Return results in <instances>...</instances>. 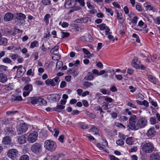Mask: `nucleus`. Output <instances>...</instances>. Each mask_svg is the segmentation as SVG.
I'll use <instances>...</instances> for the list:
<instances>
[{
  "label": "nucleus",
  "mask_w": 160,
  "mask_h": 160,
  "mask_svg": "<svg viewBox=\"0 0 160 160\" xmlns=\"http://www.w3.org/2000/svg\"><path fill=\"white\" fill-rule=\"evenodd\" d=\"M50 98L53 101H58L60 98V96L58 94H53L49 95Z\"/></svg>",
  "instance_id": "nucleus-13"
},
{
  "label": "nucleus",
  "mask_w": 160,
  "mask_h": 160,
  "mask_svg": "<svg viewBox=\"0 0 160 160\" xmlns=\"http://www.w3.org/2000/svg\"><path fill=\"white\" fill-rule=\"evenodd\" d=\"M127 72L129 75H131L134 72V71L131 68H128V69Z\"/></svg>",
  "instance_id": "nucleus-64"
},
{
  "label": "nucleus",
  "mask_w": 160,
  "mask_h": 160,
  "mask_svg": "<svg viewBox=\"0 0 160 160\" xmlns=\"http://www.w3.org/2000/svg\"><path fill=\"white\" fill-rule=\"evenodd\" d=\"M18 112L17 111H10L7 112H6V114L8 115H10L11 114H14L15 113L17 112Z\"/></svg>",
  "instance_id": "nucleus-55"
},
{
  "label": "nucleus",
  "mask_w": 160,
  "mask_h": 160,
  "mask_svg": "<svg viewBox=\"0 0 160 160\" xmlns=\"http://www.w3.org/2000/svg\"><path fill=\"white\" fill-rule=\"evenodd\" d=\"M137 150V147L136 146H134L133 148H131L129 150V152H136Z\"/></svg>",
  "instance_id": "nucleus-51"
},
{
  "label": "nucleus",
  "mask_w": 160,
  "mask_h": 160,
  "mask_svg": "<svg viewBox=\"0 0 160 160\" xmlns=\"http://www.w3.org/2000/svg\"><path fill=\"white\" fill-rule=\"evenodd\" d=\"M66 83L65 81H62L61 82L60 85V87L61 88H63L66 86Z\"/></svg>",
  "instance_id": "nucleus-58"
},
{
  "label": "nucleus",
  "mask_w": 160,
  "mask_h": 160,
  "mask_svg": "<svg viewBox=\"0 0 160 160\" xmlns=\"http://www.w3.org/2000/svg\"><path fill=\"white\" fill-rule=\"evenodd\" d=\"M44 145L47 150L51 151H55L57 147L56 143L54 142L49 140H46L45 141Z\"/></svg>",
  "instance_id": "nucleus-3"
},
{
  "label": "nucleus",
  "mask_w": 160,
  "mask_h": 160,
  "mask_svg": "<svg viewBox=\"0 0 160 160\" xmlns=\"http://www.w3.org/2000/svg\"><path fill=\"white\" fill-rule=\"evenodd\" d=\"M10 119L8 118H5L2 121L5 124H8L10 122Z\"/></svg>",
  "instance_id": "nucleus-54"
},
{
  "label": "nucleus",
  "mask_w": 160,
  "mask_h": 160,
  "mask_svg": "<svg viewBox=\"0 0 160 160\" xmlns=\"http://www.w3.org/2000/svg\"><path fill=\"white\" fill-rule=\"evenodd\" d=\"M45 83L48 85H50L52 86H54L56 85V83L53 79H48L45 81Z\"/></svg>",
  "instance_id": "nucleus-20"
},
{
  "label": "nucleus",
  "mask_w": 160,
  "mask_h": 160,
  "mask_svg": "<svg viewBox=\"0 0 160 160\" xmlns=\"http://www.w3.org/2000/svg\"><path fill=\"white\" fill-rule=\"evenodd\" d=\"M97 27L99 28L101 30H105V34L108 35L109 33H110L109 32L110 29L109 27L107 26L105 24L102 23L97 26Z\"/></svg>",
  "instance_id": "nucleus-9"
},
{
  "label": "nucleus",
  "mask_w": 160,
  "mask_h": 160,
  "mask_svg": "<svg viewBox=\"0 0 160 160\" xmlns=\"http://www.w3.org/2000/svg\"><path fill=\"white\" fill-rule=\"evenodd\" d=\"M110 33H109L108 34V38L110 40L112 41H114V40H117L118 39L117 38H114V37L112 35L110 34L111 32H110Z\"/></svg>",
  "instance_id": "nucleus-41"
},
{
  "label": "nucleus",
  "mask_w": 160,
  "mask_h": 160,
  "mask_svg": "<svg viewBox=\"0 0 160 160\" xmlns=\"http://www.w3.org/2000/svg\"><path fill=\"white\" fill-rule=\"evenodd\" d=\"M53 131L55 132V133L54 134V137H57L58 136V135L59 133V131L58 129H57L56 128H54L53 129Z\"/></svg>",
  "instance_id": "nucleus-46"
},
{
  "label": "nucleus",
  "mask_w": 160,
  "mask_h": 160,
  "mask_svg": "<svg viewBox=\"0 0 160 160\" xmlns=\"http://www.w3.org/2000/svg\"><path fill=\"white\" fill-rule=\"evenodd\" d=\"M53 81L54 82H55L56 85H58L59 84V82L60 81V80H59V78L57 77L53 79Z\"/></svg>",
  "instance_id": "nucleus-52"
},
{
  "label": "nucleus",
  "mask_w": 160,
  "mask_h": 160,
  "mask_svg": "<svg viewBox=\"0 0 160 160\" xmlns=\"http://www.w3.org/2000/svg\"><path fill=\"white\" fill-rule=\"evenodd\" d=\"M2 62L4 63L11 64L12 63V60L6 57L4 58L2 60Z\"/></svg>",
  "instance_id": "nucleus-32"
},
{
  "label": "nucleus",
  "mask_w": 160,
  "mask_h": 160,
  "mask_svg": "<svg viewBox=\"0 0 160 160\" xmlns=\"http://www.w3.org/2000/svg\"><path fill=\"white\" fill-rule=\"evenodd\" d=\"M42 148V144L38 143L33 144L31 148L32 151L35 153H39L41 151Z\"/></svg>",
  "instance_id": "nucleus-5"
},
{
  "label": "nucleus",
  "mask_w": 160,
  "mask_h": 160,
  "mask_svg": "<svg viewBox=\"0 0 160 160\" xmlns=\"http://www.w3.org/2000/svg\"><path fill=\"white\" fill-rule=\"evenodd\" d=\"M31 102L32 104H37L38 103V98L33 97L31 99Z\"/></svg>",
  "instance_id": "nucleus-31"
},
{
  "label": "nucleus",
  "mask_w": 160,
  "mask_h": 160,
  "mask_svg": "<svg viewBox=\"0 0 160 160\" xmlns=\"http://www.w3.org/2000/svg\"><path fill=\"white\" fill-rule=\"evenodd\" d=\"M90 18L89 17H85L82 18L83 23H86L89 21H90Z\"/></svg>",
  "instance_id": "nucleus-61"
},
{
  "label": "nucleus",
  "mask_w": 160,
  "mask_h": 160,
  "mask_svg": "<svg viewBox=\"0 0 160 160\" xmlns=\"http://www.w3.org/2000/svg\"><path fill=\"white\" fill-rule=\"evenodd\" d=\"M7 44V40L5 38H1L0 39V45H6Z\"/></svg>",
  "instance_id": "nucleus-28"
},
{
  "label": "nucleus",
  "mask_w": 160,
  "mask_h": 160,
  "mask_svg": "<svg viewBox=\"0 0 160 160\" xmlns=\"http://www.w3.org/2000/svg\"><path fill=\"white\" fill-rule=\"evenodd\" d=\"M150 122L151 124L154 125L156 122V120L155 117H152L150 118Z\"/></svg>",
  "instance_id": "nucleus-38"
},
{
  "label": "nucleus",
  "mask_w": 160,
  "mask_h": 160,
  "mask_svg": "<svg viewBox=\"0 0 160 160\" xmlns=\"http://www.w3.org/2000/svg\"><path fill=\"white\" fill-rule=\"evenodd\" d=\"M136 8L138 11L141 12L142 11V8L140 5H137L136 6Z\"/></svg>",
  "instance_id": "nucleus-53"
},
{
  "label": "nucleus",
  "mask_w": 160,
  "mask_h": 160,
  "mask_svg": "<svg viewBox=\"0 0 160 160\" xmlns=\"http://www.w3.org/2000/svg\"><path fill=\"white\" fill-rule=\"evenodd\" d=\"M50 17V15L49 14H46L44 18V20L46 24L48 23L49 22V19Z\"/></svg>",
  "instance_id": "nucleus-39"
},
{
  "label": "nucleus",
  "mask_w": 160,
  "mask_h": 160,
  "mask_svg": "<svg viewBox=\"0 0 160 160\" xmlns=\"http://www.w3.org/2000/svg\"><path fill=\"white\" fill-rule=\"evenodd\" d=\"M91 131L93 132V134L95 135H99V131L98 128L96 127L95 126L92 125L91 127Z\"/></svg>",
  "instance_id": "nucleus-24"
},
{
  "label": "nucleus",
  "mask_w": 160,
  "mask_h": 160,
  "mask_svg": "<svg viewBox=\"0 0 160 160\" xmlns=\"http://www.w3.org/2000/svg\"><path fill=\"white\" fill-rule=\"evenodd\" d=\"M80 8V7L78 6L72 7L70 10L69 13H72L74 11L79 10Z\"/></svg>",
  "instance_id": "nucleus-34"
},
{
  "label": "nucleus",
  "mask_w": 160,
  "mask_h": 160,
  "mask_svg": "<svg viewBox=\"0 0 160 160\" xmlns=\"http://www.w3.org/2000/svg\"><path fill=\"white\" fill-rule=\"evenodd\" d=\"M11 138L8 136H6L3 138L2 142L4 145H8L11 143Z\"/></svg>",
  "instance_id": "nucleus-15"
},
{
  "label": "nucleus",
  "mask_w": 160,
  "mask_h": 160,
  "mask_svg": "<svg viewBox=\"0 0 160 160\" xmlns=\"http://www.w3.org/2000/svg\"><path fill=\"white\" fill-rule=\"evenodd\" d=\"M46 101L43 98H38V104L40 105H45L47 104Z\"/></svg>",
  "instance_id": "nucleus-25"
},
{
  "label": "nucleus",
  "mask_w": 160,
  "mask_h": 160,
  "mask_svg": "<svg viewBox=\"0 0 160 160\" xmlns=\"http://www.w3.org/2000/svg\"><path fill=\"white\" fill-rule=\"evenodd\" d=\"M82 50L84 53L87 55V56H88V55L90 54V52L86 49L85 48H83L82 49Z\"/></svg>",
  "instance_id": "nucleus-60"
},
{
  "label": "nucleus",
  "mask_w": 160,
  "mask_h": 160,
  "mask_svg": "<svg viewBox=\"0 0 160 160\" xmlns=\"http://www.w3.org/2000/svg\"><path fill=\"white\" fill-rule=\"evenodd\" d=\"M11 58L13 60H15L18 57V56L17 54H13L10 56Z\"/></svg>",
  "instance_id": "nucleus-62"
},
{
  "label": "nucleus",
  "mask_w": 160,
  "mask_h": 160,
  "mask_svg": "<svg viewBox=\"0 0 160 160\" xmlns=\"http://www.w3.org/2000/svg\"><path fill=\"white\" fill-rule=\"evenodd\" d=\"M149 160H160V156L158 152H154L150 154Z\"/></svg>",
  "instance_id": "nucleus-10"
},
{
  "label": "nucleus",
  "mask_w": 160,
  "mask_h": 160,
  "mask_svg": "<svg viewBox=\"0 0 160 160\" xmlns=\"http://www.w3.org/2000/svg\"><path fill=\"white\" fill-rule=\"evenodd\" d=\"M156 133V131L153 127L151 128L148 131L147 134L148 136H153Z\"/></svg>",
  "instance_id": "nucleus-16"
},
{
  "label": "nucleus",
  "mask_w": 160,
  "mask_h": 160,
  "mask_svg": "<svg viewBox=\"0 0 160 160\" xmlns=\"http://www.w3.org/2000/svg\"><path fill=\"white\" fill-rule=\"evenodd\" d=\"M11 99L12 101H20L22 100V98L21 96H15L12 95Z\"/></svg>",
  "instance_id": "nucleus-27"
},
{
  "label": "nucleus",
  "mask_w": 160,
  "mask_h": 160,
  "mask_svg": "<svg viewBox=\"0 0 160 160\" xmlns=\"http://www.w3.org/2000/svg\"><path fill=\"white\" fill-rule=\"evenodd\" d=\"M16 18L18 20H24L26 18V17L23 13H17Z\"/></svg>",
  "instance_id": "nucleus-19"
},
{
  "label": "nucleus",
  "mask_w": 160,
  "mask_h": 160,
  "mask_svg": "<svg viewBox=\"0 0 160 160\" xmlns=\"http://www.w3.org/2000/svg\"><path fill=\"white\" fill-rule=\"evenodd\" d=\"M59 46H55L53 48H52V49L50 51V52L51 54H54L56 55V54H55L54 53L57 52L59 48Z\"/></svg>",
  "instance_id": "nucleus-30"
},
{
  "label": "nucleus",
  "mask_w": 160,
  "mask_h": 160,
  "mask_svg": "<svg viewBox=\"0 0 160 160\" xmlns=\"http://www.w3.org/2000/svg\"><path fill=\"white\" fill-rule=\"evenodd\" d=\"M138 18L137 17H134L131 21L132 22L133 24H136L137 22Z\"/></svg>",
  "instance_id": "nucleus-59"
},
{
  "label": "nucleus",
  "mask_w": 160,
  "mask_h": 160,
  "mask_svg": "<svg viewBox=\"0 0 160 160\" xmlns=\"http://www.w3.org/2000/svg\"><path fill=\"white\" fill-rule=\"evenodd\" d=\"M7 80V75L3 73L0 74V82L2 83L5 82Z\"/></svg>",
  "instance_id": "nucleus-18"
},
{
  "label": "nucleus",
  "mask_w": 160,
  "mask_h": 160,
  "mask_svg": "<svg viewBox=\"0 0 160 160\" xmlns=\"http://www.w3.org/2000/svg\"><path fill=\"white\" fill-rule=\"evenodd\" d=\"M20 160H29L28 156L26 155H22L21 157Z\"/></svg>",
  "instance_id": "nucleus-47"
},
{
  "label": "nucleus",
  "mask_w": 160,
  "mask_h": 160,
  "mask_svg": "<svg viewBox=\"0 0 160 160\" xmlns=\"http://www.w3.org/2000/svg\"><path fill=\"white\" fill-rule=\"evenodd\" d=\"M117 17L120 23L122 24L124 22L123 17L121 12L118 11L116 12Z\"/></svg>",
  "instance_id": "nucleus-12"
},
{
  "label": "nucleus",
  "mask_w": 160,
  "mask_h": 160,
  "mask_svg": "<svg viewBox=\"0 0 160 160\" xmlns=\"http://www.w3.org/2000/svg\"><path fill=\"white\" fill-rule=\"evenodd\" d=\"M17 68V75L16 77L17 78H20L26 72V69L22 67V65L19 66H15L13 68V69Z\"/></svg>",
  "instance_id": "nucleus-4"
},
{
  "label": "nucleus",
  "mask_w": 160,
  "mask_h": 160,
  "mask_svg": "<svg viewBox=\"0 0 160 160\" xmlns=\"http://www.w3.org/2000/svg\"><path fill=\"white\" fill-rule=\"evenodd\" d=\"M129 124L127 125L128 130H137L144 127L147 125V120L144 118L138 120L136 115H132L129 119Z\"/></svg>",
  "instance_id": "nucleus-1"
},
{
  "label": "nucleus",
  "mask_w": 160,
  "mask_h": 160,
  "mask_svg": "<svg viewBox=\"0 0 160 160\" xmlns=\"http://www.w3.org/2000/svg\"><path fill=\"white\" fill-rule=\"evenodd\" d=\"M83 85L85 87V89L88 88L93 86V84L88 81H85L83 82Z\"/></svg>",
  "instance_id": "nucleus-26"
},
{
  "label": "nucleus",
  "mask_w": 160,
  "mask_h": 160,
  "mask_svg": "<svg viewBox=\"0 0 160 160\" xmlns=\"http://www.w3.org/2000/svg\"><path fill=\"white\" fill-rule=\"evenodd\" d=\"M94 78V75L91 72H89L87 76H85L84 79L87 81H91Z\"/></svg>",
  "instance_id": "nucleus-17"
},
{
  "label": "nucleus",
  "mask_w": 160,
  "mask_h": 160,
  "mask_svg": "<svg viewBox=\"0 0 160 160\" xmlns=\"http://www.w3.org/2000/svg\"><path fill=\"white\" fill-rule=\"evenodd\" d=\"M115 125L121 128H125V127L121 123L115 122Z\"/></svg>",
  "instance_id": "nucleus-40"
},
{
  "label": "nucleus",
  "mask_w": 160,
  "mask_h": 160,
  "mask_svg": "<svg viewBox=\"0 0 160 160\" xmlns=\"http://www.w3.org/2000/svg\"><path fill=\"white\" fill-rule=\"evenodd\" d=\"M87 5L88 8L90 9H93L94 8L93 6L89 2H87Z\"/></svg>",
  "instance_id": "nucleus-57"
},
{
  "label": "nucleus",
  "mask_w": 160,
  "mask_h": 160,
  "mask_svg": "<svg viewBox=\"0 0 160 160\" xmlns=\"http://www.w3.org/2000/svg\"><path fill=\"white\" fill-rule=\"evenodd\" d=\"M13 18V14L11 12H8L5 15L4 20L6 21H9L12 19Z\"/></svg>",
  "instance_id": "nucleus-11"
},
{
  "label": "nucleus",
  "mask_w": 160,
  "mask_h": 160,
  "mask_svg": "<svg viewBox=\"0 0 160 160\" xmlns=\"http://www.w3.org/2000/svg\"><path fill=\"white\" fill-rule=\"evenodd\" d=\"M126 143L129 145H131L133 143V140L132 137H129L126 139Z\"/></svg>",
  "instance_id": "nucleus-29"
},
{
  "label": "nucleus",
  "mask_w": 160,
  "mask_h": 160,
  "mask_svg": "<svg viewBox=\"0 0 160 160\" xmlns=\"http://www.w3.org/2000/svg\"><path fill=\"white\" fill-rule=\"evenodd\" d=\"M26 141V138L24 136H19L18 138V142L20 144L25 143Z\"/></svg>",
  "instance_id": "nucleus-14"
},
{
  "label": "nucleus",
  "mask_w": 160,
  "mask_h": 160,
  "mask_svg": "<svg viewBox=\"0 0 160 160\" xmlns=\"http://www.w3.org/2000/svg\"><path fill=\"white\" fill-rule=\"evenodd\" d=\"M7 69V67L3 65H0V72H3L6 71Z\"/></svg>",
  "instance_id": "nucleus-42"
},
{
  "label": "nucleus",
  "mask_w": 160,
  "mask_h": 160,
  "mask_svg": "<svg viewBox=\"0 0 160 160\" xmlns=\"http://www.w3.org/2000/svg\"><path fill=\"white\" fill-rule=\"evenodd\" d=\"M27 125L25 123L21 125L18 128L17 132L18 134L25 132L28 129Z\"/></svg>",
  "instance_id": "nucleus-8"
},
{
  "label": "nucleus",
  "mask_w": 160,
  "mask_h": 160,
  "mask_svg": "<svg viewBox=\"0 0 160 160\" xmlns=\"http://www.w3.org/2000/svg\"><path fill=\"white\" fill-rule=\"evenodd\" d=\"M105 10L107 12L109 13L111 16H112L113 14V12L110 8H105Z\"/></svg>",
  "instance_id": "nucleus-49"
},
{
  "label": "nucleus",
  "mask_w": 160,
  "mask_h": 160,
  "mask_svg": "<svg viewBox=\"0 0 160 160\" xmlns=\"http://www.w3.org/2000/svg\"><path fill=\"white\" fill-rule=\"evenodd\" d=\"M38 44V42L36 41H34L31 42L30 46V48H33L37 46V45Z\"/></svg>",
  "instance_id": "nucleus-36"
},
{
  "label": "nucleus",
  "mask_w": 160,
  "mask_h": 160,
  "mask_svg": "<svg viewBox=\"0 0 160 160\" xmlns=\"http://www.w3.org/2000/svg\"><path fill=\"white\" fill-rule=\"evenodd\" d=\"M63 65V63L61 61H58L56 63V68L58 70Z\"/></svg>",
  "instance_id": "nucleus-33"
},
{
  "label": "nucleus",
  "mask_w": 160,
  "mask_h": 160,
  "mask_svg": "<svg viewBox=\"0 0 160 160\" xmlns=\"http://www.w3.org/2000/svg\"><path fill=\"white\" fill-rule=\"evenodd\" d=\"M19 155L18 152L17 150L14 149H10L8 152L7 156L13 160Z\"/></svg>",
  "instance_id": "nucleus-6"
},
{
  "label": "nucleus",
  "mask_w": 160,
  "mask_h": 160,
  "mask_svg": "<svg viewBox=\"0 0 160 160\" xmlns=\"http://www.w3.org/2000/svg\"><path fill=\"white\" fill-rule=\"evenodd\" d=\"M42 2L43 4L45 5H48L51 3L50 0H42Z\"/></svg>",
  "instance_id": "nucleus-44"
},
{
  "label": "nucleus",
  "mask_w": 160,
  "mask_h": 160,
  "mask_svg": "<svg viewBox=\"0 0 160 160\" xmlns=\"http://www.w3.org/2000/svg\"><path fill=\"white\" fill-rule=\"evenodd\" d=\"M64 155L62 154H59L53 156L51 159V160H58L61 157H63Z\"/></svg>",
  "instance_id": "nucleus-22"
},
{
  "label": "nucleus",
  "mask_w": 160,
  "mask_h": 160,
  "mask_svg": "<svg viewBox=\"0 0 160 160\" xmlns=\"http://www.w3.org/2000/svg\"><path fill=\"white\" fill-rule=\"evenodd\" d=\"M148 78L150 81L154 84H155L156 82H157V79L152 75H149L148 76Z\"/></svg>",
  "instance_id": "nucleus-23"
},
{
  "label": "nucleus",
  "mask_w": 160,
  "mask_h": 160,
  "mask_svg": "<svg viewBox=\"0 0 160 160\" xmlns=\"http://www.w3.org/2000/svg\"><path fill=\"white\" fill-rule=\"evenodd\" d=\"M141 149L142 151L146 153H151L153 151L156 150L153 144L151 142L145 141L142 145Z\"/></svg>",
  "instance_id": "nucleus-2"
},
{
  "label": "nucleus",
  "mask_w": 160,
  "mask_h": 160,
  "mask_svg": "<svg viewBox=\"0 0 160 160\" xmlns=\"http://www.w3.org/2000/svg\"><path fill=\"white\" fill-rule=\"evenodd\" d=\"M116 142L118 145L120 146L124 144V142L121 139H118L117 140Z\"/></svg>",
  "instance_id": "nucleus-43"
},
{
  "label": "nucleus",
  "mask_w": 160,
  "mask_h": 160,
  "mask_svg": "<svg viewBox=\"0 0 160 160\" xmlns=\"http://www.w3.org/2000/svg\"><path fill=\"white\" fill-rule=\"evenodd\" d=\"M38 136L37 132H34L30 133L28 137V142L31 143L35 142L37 139Z\"/></svg>",
  "instance_id": "nucleus-7"
},
{
  "label": "nucleus",
  "mask_w": 160,
  "mask_h": 160,
  "mask_svg": "<svg viewBox=\"0 0 160 160\" xmlns=\"http://www.w3.org/2000/svg\"><path fill=\"white\" fill-rule=\"evenodd\" d=\"M33 89L32 86L31 84H27L25 86L23 90L27 91L29 92H31Z\"/></svg>",
  "instance_id": "nucleus-21"
},
{
  "label": "nucleus",
  "mask_w": 160,
  "mask_h": 160,
  "mask_svg": "<svg viewBox=\"0 0 160 160\" xmlns=\"http://www.w3.org/2000/svg\"><path fill=\"white\" fill-rule=\"evenodd\" d=\"M77 68L74 67L73 68L70 69L68 71V73L69 74H72L74 73L77 70Z\"/></svg>",
  "instance_id": "nucleus-35"
},
{
  "label": "nucleus",
  "mask_w": 160,
  "mask_h": 160,
  "mask_svg": "<svg viewBox=\"0 0 160 160\" xmlns=\"http://www.w3.org/2000/svg\"><path fill=\"white\" fill-rule=\"evenodd\" d=\"M87 115L90 118L94 119L96 118V115L88 112H86Z\"/></svg>",
  "instance_id": "nucleus-37"
},
{
  "label": "nucleus",
  "mask_w": 160,
  "mask_h": 160,
  "mask_svg": "<svg viewBox=\"0 0 160 160\" xmlns=\"http://www.w3.org/2000/svg\"><path fill=\"white\" fill-rule=\"evenodd\" d=\"M136 98L142 100L144 99V96L141 94L139 93L137 96Z\"/></svg>",
  "instance_id": "nucleus-56"
},
{
  "label": "nucleus",
  "mask_w": 160,
  "mask_h": 160,
  "mask_svg": "<svg viewBox=\"0 0 160 160\" xmlns=\"http://www.w3.org/2000/svg\"><path fill=\"white\" fill-rule=\"evenodd\" d=\"M102 106L103 107L104 110H108V103L106 102H104Z\"/></svg>",
  "instance_id": "nucleus-50"
},
{
  "label": "nucleus",
  "mask_w": 160,
  "mask_h": 160,
  "mask_svg": "<svg viewBox=\"0 0 160 160\" xmlns=\"http://www.w3.org/2000/svg\"><path fill=\"white\" fill-rule=\"evenodd\" d=\"M75 2H78L82 6L84 7L85 6V3L84 0H75Z\"/></svg>",
  "instance_id": "nucleus-45"
},
{
  "label": "nucleus",
  "mask_w": 160,
  "mask_h": 160,
  "mask_svg": "<svg viewBox=\"0 0 160 160\" xmlns=\"http://www.w3.org/2000/svg\"><path fill=\"white\" fill-rule=\"evenodd\" d=\"M132 65L134 67L137 69H139L140 68V66L138 64H137L136 62L132 63Z\"/></svg>",
  "instance_id": "nucleus-63"
},
{
  "label": "nucleus",
  "mask_w": 160,
  "mask_h": 160,
  "mask_svg": "<svg viewBox=\"0 0 160 160\" xmlns=\"http://www.w3.org/2000/svg\"><path fill=\"white\" fill-rule=\"evenodd\" d=\"M62 38H64L65 37H68L69 36L70 34L68 32H62Z\"/></svg>",
  "instance_id": "nucleus-48"
}]
</instances>
